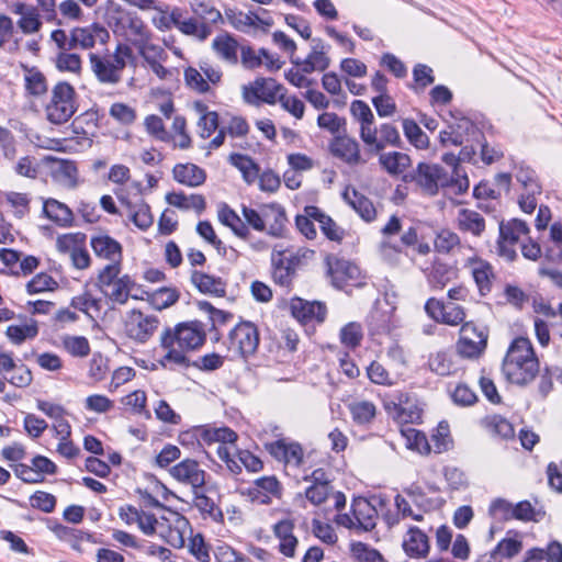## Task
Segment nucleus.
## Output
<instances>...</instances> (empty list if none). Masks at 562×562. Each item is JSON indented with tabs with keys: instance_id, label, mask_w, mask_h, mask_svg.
Returning a JSON list of instances; mask_svg holds the SVG:
<instances>
[{
	"instance_id": "32",
	"label": "nucleus",
	"mask_w": 562,
	"mask_h": 562,
	"mask_svg": "<svg viewBox=\"0 0 562 562\" xmlns=\"http://www.w3.org/2000/svg\"><path fill=\"white\" fill-rule=\"evenodd\" d=\"M383 407L387 415L397 423H414L420 417L419 412L409 408V412H405L401 407V400L396 401L393 395L386 397L383 401Z\"/></svg>"
},
{
	"instance_id": "54",
	"label": "nucleus",
	"mask_w": 562,
	"mask_h": 562,
	"mask_svg": "<svg viewBox=\"0 0 562 562\" xmlns=\"http://www.w3.org/2000/svg\"><path fill=\"white\" fill-rule=\"evenodd\" d=\"M251 14V11L246 14L236 9H225L226 20L235 30L240 32H246L248 27L255 26V20Z\"/></svg>"
},
{
	"instance_id": "36",
	"label": "nucleus",
	"mask_w": 562,
	"mask_h": 562,
	"mask_svg": "<svg viewBox=\"0 0 562 562\" xmlns=\"http://www.w3.org/2000/svg\"><path fill=\"white\" fill-rule=\"evenodd\" d=\"M403 132L409 144L417 149H427L429 147V137L413 119H404Z\"/></svg>"
},
{
	"instance_id": "24",
	"label": "nucleus",
	"mask_w": 562,
	"mask_h": 562,
	"mask_svg": "<svg viewBox=\"0 0 562 562\" xmlns=\"http://www.w3.org/2000/svg\"><path fill=\"white\" fill-rule=\"evenodd\" d=\"M457 276L458 269L456 267L435 260L427 274V280L431 289L442 290Z\"/></svg>"
},
{
	"instance_id": "13",
	"label": "nucleus",
	"mask_w": 562,
	"mask_h": 562,
	"mask_svg": "<svg viewBox=\"0 0 562 562\" xmlns=\"http://www.w3.org/2000/svg\"><path fill=\"white\" fill-rule=\"evenodd\" d=\"M290 310L293 317L301 323H323L327 315L325 303L318 301H306L301 297H293L290 302Z\"/></svg>"
},
{
	"instance_id": "6",
	"label": "nucleus",
	"mask_w": 562,
	"mask_h": 562,
	"mask_svg": "<svg viewBox=\"0 0 562 562\" xmlns=\"http://www.w3.org/2000/svg\"><path fill=\"white\" fill-rule=\"evenodd\" d=\"M407 178L428 195H436L439 188L449 187L453 180L441 166L427 162H419L411 175L405 176Z\"/></svg>"
},
{
	"instance_id": "8",
	"label": "nucleus",
	"mask_w": 562,
	"mask_h": 562,
	"mask_svg": "<svg viewBox=\"0 0 562 562\" xmlns=\"http://www.w3.org/2000/svg\"><path fill=\"white\" fill-rule=\"evenodd\" d=\"M326 262L331 284L335 288L344 289L358 283L360 269L353 262L341 258L330 257L327 258Z\"/></svg>"
},
{
	"instance_id": "51",
	"label": "nucleus",
	"mask_w": 562,
	"mask_h": 562,
	"mask_svg": "<svg viewBox=\"0 0 562 562\" xmlns=\"http://www.w3.org/2000/svg\"><path fill=\"white\" fill-rule=\"evenodd\" d=\"M428 366L432 372L441 376L450 375L454 371V364L445 351L430 355Z\"/></svg>"
},
{
	"instance_id": "58",
	"label": "nucleus",
	"mask_w": 562,
	"mask_h": 562,
	"mask_svg": "<svg viewBox=\"0 0 562 562\" xmlns=\"http://www.w3.org/2000/svg\"><path fill=\"white\" fill-rule=\"evenodd\" d=\"M133 45L137 47L139 55L148 65L150 63L158 61L159 59L164 60L167 58L165 49L159 45L150 43V41L133 43Z\"/></svg>"
},
{
	"instance_id": "35",
	"label": "nucleus",
	"mask_w": 562,
	"mask_h": 562,
	"mask_svg": "<svg viewBox=\"0 0 562 562\" xmlns=\"http://www.w3.org/2000/svg\"><path fill=\"white\" fill-rule=\"evenodd\" d=\"M379 161L390 175H400L411 165L409 156L400 151L382 154Z\"/></svg>"
},
{
	"instance_id": "17",
	"label": "nucleus",
	"mask_w": 562,
	"mask_h": 562,
	"mask_svg": "<svg viewBox=\"0 0 562 562\" xmlns=\"http://www.w3.org/2000/svg\"><path fill=\"white\" fill-rule=\"evenodd\" d=\"M471 274L477 286L481 296H486L491 293L493 281L495 279L493 266L483 259L474 258L470 260Z\"/></svg>"
},
{
	"instance_id": "15",
	"label": "nucleus",
	"mask_w": 562,
	"mask_h": 562,
	"mask_svg": "<svg viewBox=\"0 0 562 562\" xmlns=\"http://www.w3.org/2000/svg\"><path fill=\"white\" fill-rule=\"evenodd\" d=\"M341 196L364 222L371 223L376 218V210L372 201L355 188L346 187Z\"/></svg>"
},
{
	"instance_id": "64",
	"label": "nucleus",
	"mask_w": 562,
	"mask_h": 562,
	"mask_svg": "<svg viewBox=\"0 0 562 562\" xmlns=\"http://www.w3.org/2000/svg\"><path fill=\"white\" fill-rule=\"evenodd\" d=\"M30 503L33 508L48 514L54 512L57 499L50 493L36 491L33 495H31Z\"/></svg>"
},
{
	"instance_id": "23",
	"label": "nucleus",
	"mask_w": 562,
	"mask_h": 562,
	"mask_svg": "<svg viewBox=\"0 0 562 562\" xmlns=\"http://www.w3.org/2000/svg\"><path fill=\"white\" fill-rule=\"evenodd\" d=\"M172 173L177 182L191 188L199 187L206 180L205 171L194 164H177Z\"/></svg>"
},
{
	"instance_id": "22",
	"label": "nucleus",
	"mask_w": 562,
	"mask_h": 562,
	"mask_svg": "<svg viewBox=\"0 0 562 562\" xmlns=\"http://www.w3.org/2000/svg\"><path fill=\"white\" fill-rule=\"evenodd\" d=\"M407 538L403 542L405 553L411 558H424L429 552V540L427 535L418 527H411Z\"/></svg>"
},
{
	"instance_id": "4",
	"label": "nucleus",
	"mask_w": 562,
	"mask_h": 562,
	"mask_svg": "<svg viewBox=\"0 0 562 562\" xmlns=\"http://www.w3.org/2000/svg\"><path fill=\"white\" fill-rule=\"evenodd\" d=\"M260 342L257 326L249 321H241L231 329L227 337V349L233 359L248 360L257 352Z\"/></svg>"
},
{
	"instance_id": "31",
	"label": "nucleus",
	"mask_w": 562,
	"mask_h": 562,
	"mask_svg": "<svg viewBox=\"0 0 562 562\" xmlns=\"http://www.w3.org/2000/svg\"><path fill=\"white\" fill-rule=\"evenodd\" d=\"M529 227L527 223L519 218H513L507 223L501 222L499 224V239L515 245L520 235H527Z\"/></svg>"
},
{
	"instance_id": "42",
	"label": "nucleus",
	"mask_w": 562,
	"mask_h": 562,
	"mask_svg": "<svg viewBox=\"0 0 562 562\" xmlns=\"http://www.w3.org/2000/svg\"><path fill=\"white\" fill-rule=\"evenodd\" d=\"M485 426L494 437L507 440L515 436L514 426L501 415H494L486 418Z\"/></svg>"
},
{
	"instance_id": "40",
	"label": "nucleus",
	"mask_w": 562,
	"mask_h": 562,
	"mask_svg": "<svg viewBox=\"0 0 562 562\" xmlns=\"http://www.w3.org/2000/svg\"><path fill=\"white\" fill-rule=\"evenodd\" d=\"M296 273L281 258L272 255V279L273 281L284 288H290Z\"/></svg>"
},
{
	"instance_id": "61",
	"label": "nucleus",
	"mask_w": 562,
	"mask_h": 562,
	"mask_svg": "<svg viewBox=\"0 0 562 562\" xmlns=\"http://www.w3.org/2000/svg\"><path fill=\"white\" fill-rule=\"evenodd\" d=\"M57 286L54 278L47 273L41 272L33 277L26 284L29 294L41 293L44 291H52Z\"/></svg>"
},
{
	"instance_id": "14",
	"label": "nucleus",
	"mask_w": 562,
	"mask_h": 562,
	"mask_svg": "<svg viewBox=\"0 0 562 562\" xmlns=\"http://www.w3.org/2000/svg\"><path fill=\"white\" fill-rule=\"evenodd\" d=\"M294 521L292 519H281L273 525L272 531L279 540L278 550L286 558H294L295 550L299 544L297 538L294 536Z\"/></svg>"
},
{
	"instance_id": "33",
	"label": "nucleus",
	"mask_w": 562,
	"mask_h": 562,
	"mask_svg": "<svg viewBox=\"0 0 562 562\" xmlns=\"http://www.w3.org/2000/svg\"><path fill=\"white\" fill-rule=\"evenodd\" d=\"M126 206L128 209L130 220L136 227L142 231H146L153 225L154 218L147 203L144 201H140L137 204L126 202Z\"/></svg>"
},
{
	"instance_id": "26",
	"label": "nucleus",
	"mask_w": 562,
	"mask_h": 562,
	"mask_svg": "<svg viewBox=\"0 0 562 562\" xmlns=\"http://www.w3.org/2000/svg\"><path fill=\"white\" fill-rule=\"evenodd\" d=\"M212 47L216 55L227 61L236 65L238 63V48H240L237 40L229 33L217 35L212 43Z\"/></svg>"
},
{
	"instance_id": "38",
	"label": "nucleus",
	"mask_w": 562,
	"mask_h": 562,
	"mask_svg": "<svg viewBox=\"0 0 562 562\" xmlns=\"http://www.w3.org/2000/svg\"><path fill=\"white\" fill-rule=\"evenodd\" d=\"M147 300L155 310L161 311L173 305L179 300V292L171 288H160L151 293H147Z\"/></svg>"
},
{
	"instance_id": "25",
	"label": "nucleus",
	"mask_w": 562,
	"mask_h": 562,
	"mask_svg": "<svg viewBox=\"0 0 562 562\" xmlns=\"http://www.w3.org/2000/svg\"><path fill=\"white\" fill-rule=\"evenodd\" d=\"M43 215L61 227L72 226V211L55 199H47L43 204Z\"/></svg>"
},
{
	"instance_id": "20",
	"label": "nucleus",
	"mask_w": 562,
	"mask_h": 562,
	"mask_svg": "<svg viewBox=\"0 0 562 562\" xmlns=\"http://www.w3.org/2000/svg\"><path fill=\"white\" fill-rule=\"evenodd\" d=\"M250 92L256 99H260L268 104H274L279 100V95L285 92V89L272 78H257L254 87L250 88Z\"/></svg>"
},
{
	"instance_id": "47",
	"label": "nucleus",
	"mask_w": 562,
	"mask_h": 562,
	"mask_svg": "<svg viewBox=\"0 0 562 562\" xmlns=\"http://www.w3.org/2000/svg\"><path fill=\"white\" fill-rule=\"evenodd\" d=\"M8 338L15 345H21L27 338H35L38 335V327L35 321L26 325H10L5 331Z\"/></svg>"
},
{
	"instance_id": "34",
	"label": "nucleus",
	"mask_w": 562,
	"mask_h": 562,
	"mask_svg": "<svg viewBox=\"0 0 562 562\" xmlns=\"http://www.w3.org/2000/svg\"><path fill=\"white\" fill-rule=\"evenodd\" d=\"M349 411L352 420L361 426L371 424L376 415V407L370 401L353 402L349 405Z\"/></svg>"
},
{
	"instance_id": "60",
	"label": "nucleus",
	"mask_w": 562,
	"mask_h": 562,
	"mask_svg": "<svg viewBox=\"0 0 562 562\" xmlns=\"http://www.w3.org/2000/svg\"><path fill=\"white\" fill-rule=\"evenodd\" d=\"M184 82L191 90L199 93H206L211 89L201 71L191 66L184 69Z\"/></svg>"
},
{
	"instance_id": "1",
	"label": "nucleus",
	"mask_w": 562,
	"mask_h": 562,
	"mask_svg": "<svg viewBox=\"0 0 562 562\" xmlns=\"http://www.w3.org/2000/svg\"><path fill=\"white\" fill-rule=\"evenodd\" d=\"M539 371V360L529 338H515L503 360V372L507 381L525 386L535 380Z\"/></svg>"
},
{
	"instance_id": "10",
	"label": "nucleus",
	"mask_w": 562,
	"mask_h": 562,
	"mask_svg": "<svg viewBox=\"0 0 562 562\" xmlns=\"http://www.w3.org/2000/svg\"><path fill=\"white\" fill-rule=\"evenodd\" d=\"M169 472L175 480L191 485L193 490H201L206 483V472L196 460L190 458L173 465Z\"/></svg>"
},
{
	"instance_id": "44",
	"label": "nucleus",
	"mask_w": 562,
	"mask_h": 562,
	"mask_svg": "<svg viewBox=\"0 0 562 562\" xmlns=\"http://www.w3.org/2000/svg\"><path fill=\"white\" fill-rule=\"evenodd\" d=\"M350 553L357 562H386L376 549L360 541L350 544Z\"/></svg>"
},
{
	"instance_id": "37",
	"label": "nucleus",
	"mask_w": 562,
	"mask_h": 562,
	"mask_svg": "<svg viewBox=\"0 0 562 562\" xmlns=\"http://www.w3.org/2000/svg\"><path fill=\"white\" fill-rule=\"evenodd\" d=\"M314 255V250L307 248H299L296 250L285 249L277 254L295 273L305 265L306 260L312 259Z\"/></svg>"
},
{
	"instance_id": "52",
	"label": "nucleus",
	"mask_w": 562,
	"mask_h": 562,
	"mask_svg": "<svg viewBox=\"0 0 562 562\" xmlns=\"http://www.w3.org/2000/svg\"><path fill=\"white\" fill-rule=\"evenodd\" d=\"M415 85L411 86L415 92L424 91L428 86L435 82L432 69L425 64H417L413 69Z\"/></svg>"
},
{
	"instance_id": "5",
	"label": "nucleus",
	"mask_w": 562,
	"mask_h": 562,
	"mask_svg": "<svg viewBox=\"0 0 562 562\" xmlns=\"http://www.w3.org/2000/svg\"><path fill=\"white\" fill-rule=\"evenodd\" d=\"M484 140V133L469 117H460L454 123L449 124L448 130L441 131L439 142L441 146H461L473 145Z\"/></svg>"
},
{
	"instance_id": "43",
	"label": "nucleus",
	"mask_w": 562,
	"mask_h": 562,
	"mask_svg": "<svg viewBox=\"0 0 562 562\" xmlns=\"http://www.w3.org/2000/svg\"><path fill=\"white\" fill-rule=\"evenodd\" d=\"M459 223L461 229L471 232L475 236H480L485 229V221L483 216L472 210H462Z\"/></svg>"
},
{
	"instance_id": "16",
	"label": "nucleus",
	"mask_w": 562,
	"mask_h": 562,
	"mask_svg": "<svg viewBox=\"0 0 562 562\" xmlns=\"http://www.w3.org/2000/svg\"><path fill=\"white\" fill-rule=\"evenodd\" d=\"M190 281L202 294L215 297H224L226 295V281L221 277H215L199 270H192Z\"/></svg>"
},
{
	"instance_id": "56",
	"label": "nucleus",
	"mask_w": 562,
	"mask_h": 562,
	"mask_svg": "<svg viewBox=\"0 0 562 562\" xmlns=\"http://www.w3.org/2000/svg\"><path fill=\"white\" fill-rule=\"evenodd\" d=\"M403 492L412 499L413 504L422 512H430L434 508L432 499L427 497L423 488L413 483L405 487Z\"/></svg>"
},
{
	"instance_id": "12",
	"label": "nucleus",
	"mask_w": 562,
	"mask_h": 562,
	"mask_svg": "<svg viewBox=\"0 0 562 562\" xmlns=\"http://www.w3.org/2000/svg\"><path fill=\"white\" fill-rule=\"evenodd\" d=\"M178 327V345L182 349L195 350L202 347L206 340L205 325L200 321H190L179 323Z\"/></svg>"
},
{
	"instance_id": "18",
	"label": "nucleus",
	"mask_w": 562,
	"mask_h": 562,
	"mask_svg": "<svg viewBox=\"0 0 562 562\" xmlns=\"http://www.w3.org/2000/svg\"><path fill=\"white\" fill-rule=\"evenodd\" d=\"M262 212L266 217V225H269L268 235L282 237L288 222L284 207L279 203H270L262 205Z\"/></svg>"
},
{
	"instance_id": "2",
	"label": "nucleus",
	"mask_w": 562,
	"mask_h": 562,
	"mask_svg": "<svg viewBox=\"0 0 562 562\" xmlns=\"http://www.w3.org/2000/svg\"><path fill=\"white\" fill-rule=\"evenodd\" d=\"M133 58L132 48L123 43L116 45L113 55L89 54L91 70L98 81L104 85H117L122 80V72L126 67V60Z\"/></svg>"
},
{
	"instance_id": "55",
	"label": "nucleus",
	"mask_w": 562,
	"mask_h": 562,
	"mask_svg": "<svg viewBox=\"0 0 562 562\" xmlns=\"http://www.w3.org/2000/svg\"><path fill=\"white\" fill-rule=\"evenodd\" d=\"M363 508H368L369 510H371L372 513L375 514V509L373 507H371L370 503L366 498L360 497V498L353 501L352 513H353L355 518L358 521L357 527L360 528L361 530L369 531L375 527V522L371 515H368V517L364 519L361 518Z\"/></svg>"
},
{
	"instance_id": "11",
	"label": "nucleus",
	"mask_w": 562,
	"mask_h": 562,
	"mask_svg": "<svg viewBox=\"0 0 562 562\" xmlns=\"http://www.w3.org/2000/svg\"><path fill=\"white\" fill-rule=\"evenodd\" d=\"M329 150L334 157L339 158L350 166L366 162L361 160L359 143L353 137H350L347 131L334 136L329 143Z\"/></svg>"
},
{
	"instance_id": "30",
	"label": "nucleus",
	"mask_w": 562,
	"mask_h": 562,
	"mask_svg": "<svg viewBox=\"0 0 562 562\" xmlns=\"http://www.w3.org/2000/svg\"><path fill=\"white\" fill-rule=\"evenodd\" d=\"M21 67L27 72L24 78L25 90L33 97H41L47 92V82L45 76L36 68L21 64Z\"/></svg>"
},
{
	"instance_id": "45",
	"label": "nucleus",
	"mask_w": 562,
	"mask_h": 562,
	"mask_svg": "<svg viewBox=\"0 0 562 562\" xmlns=\"http://www.w3.org/2000/svg\"><path fill=\"white\" fill-rule=\"evenodd\" d=\"M317 125L322 130L328 131L334 136L342 134L347 131V121L345 117L338 116L334 112H324L317 117Z\"/></svg>"
},
{
	"instance_id": "46",
	"label": "nucleus",
	"mask_w": 562,
	"mask_h": 562,
	"mask_svg": "<svg viewBox=\"0 0 562 562\" xmlns=\"http://www.w3.org/2000/svg\"><path fill=\"white\" fill-rule=\"evenodd\" d=\"M475 157V147L473 145H464L458 155L453 153H446L442 155L441 160L447 165L452 167L453 175L459 177V168L458 165L460 161L462 162H474Z\"/></svg>"
},
{
	"instance_id": "27",
	"label": "nucleus",
	"mask_w": 562,
	"mask_h": 562,
	"mask_svg": "<svg viewBox=\"0 0 562 562\" xmlns=\"http://www.w3.org/2000/svg\"><path fill=\"white\" fill-rule=\"evenodd\" d=\"M54 165L52 167V175L55 180L69 187H76L78 169L72 160L67 159H52Z\"/></svg>"
},
{
	"instance_id": "50",
	"label": "nucleus",
	"mask_w": 562,
	"mask_h": 562,
	"mask_svg": "<svg viewBox=\"0 0 562 562\" xmlns=\"http://www.w3.org/2000/svg\"><path fill=\"white\" fill-rule=\"evenodd\" d=\"M65 350L72 357L85 358L90 353V344L85 336H65L63 338Z\"/></svg>"
},
{
	"instance_id": "21",
	"label": "nucleus",
	"mask_w": 562,
	"mask_h": 562,
	"mask_svg": "<svg viewBox=\"0 0 562 562\" xmlns=\"http://www.w3.org/2000/svg\"><path fill=\"white\" fill-rule=\"evenodd\" d=\"M126 509L131 512L133 515L132 518H128L125 513V508H120L119 516L126 524H132L134 521L137 522L138 528L146 536H153L156 533V528L158 524V519L155 514L146 513L144 510H138L132 505H126Z\"/></svg>"
},
{
	"instance_id": "41",
	"label": "nucleus",
	"mask_w": 562,
	"mask_h": 562,
	"mask_svg": "<svg viewBox=\"0 0 562 562\" xmlns=\"http://www.w3.org/2000/svg\"><path fill=\"white\" fill-rule=\"evenodd\" d=\"M429 443L430 451L432 450L436 453H442L450 449V447L452 446V439L450 437L448 423H439L435 432L430 437Z\"/></svg>"
},
{
	"instance_id": "3",
	"label": "nucleus",
	"mask_w": 562,
	"mask_h": 562,
	"mask_svg": "<svg viewBox=\"0 0 562 562\" xmlns=\"http://www.w3.org/2000/svg\"><path fill=\"white\" fill-rule=\"evenodd\" d=\"M45 111L47 120L55 125L68 122L77 111L75 88L67 81L55 85Z\"/></svg>"
},
{
	"instance_id": "49",
	"label": "nucleus",
	"mask_w": 562,
	"mask_h": 562,
	"mask_svg": "<svg viewBox=\"0 0 562 562\" xmlns=\"http://www.w3.org/2000/svg\"><path fill=\"white\" fill-rule=\"evenodd\" d=\"M339 337L345 347L356 349L363 338L362 327L356 322L348 323L340 329Z\"/></svg>"
},
{
	"instance_id": "62",
	"label": "nucleus",
	"mask_w": 562,
	"mask_h": 562,
	"mask_svg": "<svg viewBox=\"0 0 562 562\" xmlns=\"http://www.w3.org/2000/svg\"><path fill=\"white\" fill-rule=\"evenodd\" d=\"M516 179L526 191H532V193L542 192V187L538 181L536 171L531 168L520 166L516 172Z\"/></svg>"
},
{
	"instance_id": "63",
	"label": "nucleus",
	"mask_w": 562,
	"mask_h": 562,
	"mask_svg": "<svg viewBox=\"0 0 562 562\" xmlns=\"http://www.w3.org/2000/svg\"><path fill=\"white\" fill-rule=\"evenodd\" d=\"M488 514L496 520L507 521L513 519L514 506L504 498L494 499L490 507Z\"/></svg>"
},
{
	"instance_id": "29",
	"label": "nucleus",
	"mask_w": 562,
	"mask_h": 562,
	"mask_svg": "<svg viewBox=\"0 0 562 562\" xmlns=\"http://www.w3.org/2000/svg\"><path fill=\"white\" fill-rule=\"evenodd\" d=\"M228 161L241 172L243 178L247 183H254L259 177L260 168L251 157L233 153L229 155Z\"/></svg>"
},
{
	"instance_id": "28",
	"label": "nucleus",
	"mask_w": 562,
	"mask_h": 562,
	"mask_svg": "<svg viewBox=\"0 0 562 562\" xmlns=\"http://www.w3.org/2000/svg\"><path fill=\"white\" fill-rule=\"evenodd\" d=\"M218 220L222 224L229 227L236 236L243 239H247L249 237L250 233L247 224L227 204H223L220 209Z\"/></svg>"
},
{
	"instance_id": "7",
	"label": "nucleus",
	"mask_w": 562,
	"mask_h": 562,
	"mask_svg": "<svg viewBox=\"0 0 562 562\" xmlns=\"http://www.w3.org/2000/svg\"><path fill=\"white\" fill-rule=\"evenodd\" d=\"M487 338L484 328H479L473 322L463 323L456 345L457 351L463 358H479L487 346Z\"/></svg>"
},
{
	"instance_id": "19",
	"label": "nucleus",
	"mask_w": 562,
	"mask_h": 562,
	"mask_svg": "<svg viewBox=\"0 0 562 562\" xmlns=\"http://www.w3.org/2000/svg\"><path fill=\"white\" fill-rule=\"evenodd\" d=\"M91 247L98 257L111 260L112 263L121 262L122 246L109 235H99L91 238Z\"/></svg>"
},
{
	"instance_id": "39",
	"label": "nucleus",
	"mask_w": 562,
	"mask_h": 562,
	"mask_svg": "<svg viewBox=\"0 0 562 562\" xmlns=\"http://www.w3.org/2000/svg\"><path fill=\"white\" fill-rule=\"evenodd\" d=\"M196 23H198V21L193 18H190L187 20L183 19L181 9L175 8L170 12V14L168 16V21L165 22L164 25L166 29H170L172 25V26L177 27L184 35L193 36L194 34L198 33Z\"/></svg>"
},
{
	"instance_id": "9",
	"label": "nucleus",
	"mask_w": 562,
	"mask_h": 562,
	"mask_svg": "<svg viewBox=\"0 0 562 562\" xmlns=\"http://www.w3.org/2000/svg\"><path fill=\"white\" fill-rule=\"evenodd\" d=\"M158 324L156 316L144 315L140 311L133 310L125 322V333L130 338L145 342L153 336Z\"/></svg>"
},
{
	"instance_id": "53",
	"label": "nucleus",
	"mask_w": 562,
	"mask_h": 562,
	"mask_svg": "<svg viewBox=\"0 0 562 562\" xmlns=\"http://www.w3.org/2000/svg\"><path fill=\"white\" fill-rule=\"evenodd\" d=\"M237 438V434L229 427L211 428L202 431V439L206 442L234 443Z\"/></svg>"
},
{
	"instance_id": "57",
	"label": "nucleus",
	"mask_w": 562,
	"mask_h": 562,
	"mask_svg": "<svg viewBox=\"0 0 562 562\" xmlns=\"http://www.w3.org/2000/svg\"><path fill=\"white\" fill-rule=\"evenodd\" d=\"M121 270V262L106 265L98 274L95 286L103 293L116 282Z\"/></svg>"
},
{
	"instance_id": "48",
	"label": "nucleus",
	"mask_w": 562,
	"mask_h": 562,
	"mask_svg": "<svg viewBox=\"0 0 562 562\" xmlns=\"http://www.w3.org/2000/svg\"><path fill=\"white\" fill-rule=\"evenodd\" d=\"M402 435L406 438L407 447L420 453L430 452V443L426 435L412 427L402 428Z\"/></svg>"
},
{
	"instance_id": "59",
	"label": "nucleus",
	"mask_w": 562,
	"mask_h": 562,
	"mask_svg": "<svg viewBox=\"0 0 562 562\" xmlns=\"http://www.w3.org/2000/svg\"><path fill=\"white\" fill-rule=\"evenodd\" d=\"M521 548L522 543L520 540L505 538L492 550V555L496 557V559H512L520 552Z\"/></svg>"
}]
</instances>
